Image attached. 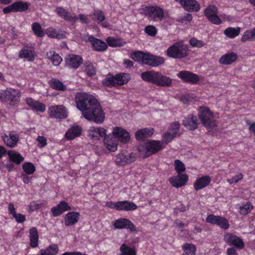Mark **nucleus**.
<instances>
[{
  "mask_svg": "<svg viewBox=\"0 0 255 255\" xmlns=\"http://www.w3.org/2000/svg\"><path fill=\"white\" fill-rule=\"evenodd\" d=\"M204 15L212 23L219 25L222 20L218 15V8L213 4L209 5L204 10Z\"/></svg>",
  "mask_w": 255,
  "mask_h": 255,
  "instance_id": "13",
  "label": "nucleus"
},
{
  "mask_svg": "<svg viewBox=\"0 0 255 255\" xmlns=\"http://www.w3.org/2000/svg\"><path fill=\"white\" fill-rule=\"evenodd\" d=\"M32 30L34 34L38 37L44 36V32L42 29L41 25L38 22H34L32 24Z\"/></svg>",
  "mask_w": 255,
  "mask_h": 255,
  "instance_id": "51",
  "label": "nucleus"
},
{
  "mask_svg": "<svg viewBox=\"0 0 255 255\" xmlns=\"http://www.w3.org/2000/svg\"><path fill=\"white\" fill-rule=\"evenodd\" d=\"M14 11L15 12H23L27 10L29 4L26 1L18 0L13 3Z\"/></svg>",
  "mask_w": 255,
  "mask_h": 255,
  "instance_id": "45",
  "label": "nucleus"
},
{
  "mask_svg": "<svg viewBox=\"0 0 255 255\" xmlns=\"http://www.w3.org/2000/svg\"><path fill=\"white\" fill-rule=\"evenodd\" d=\"M82 132V128L79 126H72L67 130L64 134V137L67 140H72L80 136Z\"/></svg>",
  "mask_w": 255,
  "mask_h": 255,
  "instance_id": "26",
  "label": "nucleus"
},
{
  "mask_svg": "<svg viewBox=\"0 0 255 255\" xmlns=\"http://www.w3.org/2000/svg\"><path fill=\"white\" fill-rule=\"evenodd\" d=\"M106 41L109 46L112 47H121L126 43L122 38L114 36L108 37L106 39Z\"/></svg>",
  "mask_w": 255,
  "mask_h": 255,
  "instance_id": "42",
  "label": "nucleus"
},
{
  "mask_svg": "<svg viewBox=\"0 0 255 255\" xmlns=\"http://www.w3.org/2000/svg\"><path fill=\"white\" fill-rule=\"evenodd\" d=\"M75 102L77 109L83 113L89 108L90 104L96 103V99L91 95L77 92L75 96Z\"/></svg>",
  "mask_w": 255,
  "mask_h": 255,
  "instance_id": "6",
  "label": "nucleus"
},
{
  "mask_svg": "<svg viewBox=\"0 0 255 255\" xmlns=\"http://www.w3.org/2000/svg\"><path fill=\"white\" fill-rule=\"evenodd\" d=\"M49 117L59 119H64L67 117V112L63 105L51 106L49 108Z\"/></svg>",
  "mask_w": 255,
  "mask_h": 255,
  "instance_id": "14",
  "label": "nucleus"
},
{
  "mask_svg": "<svg viewBox=\"0 0 255 255\" xmlns=\"http://www.w3.org/2000/svg\"><path fill=\"white\" fill-rule=\"evenodd\" d=\"M174 168L177 174L182 173L186 170L184 163L179 159H176L174 162Z\"/></svg>",
  "mask_w": 255,
  "mask_h": 255,
  "instance_id": "55",
  "label": "nucleus"
},
{
  "mask_svg": "<svg viewBox=\"0 0 255 255\" xmlns=\"http://www.w3.org/2000/svg\"><path fill=\"white\" fill-rule=\"evenodd\" d=\"M142 147L145 152L143 157L146 158L162 150L164 146L160 140H150L145 142Z\"/></svg>",
  "mask_w": 255,
  "mask_h": 255,
  "instance_id": "9",
  "label": "nucleus"
},
{
  "mask_svg": "<svg viewBox=\"0 0 255 255\" xmlns=\"http://www.w3.org/2000/svg\"><path fill=\"white\" fill-rule=\"evenodd\" d=\"M140 76L144 81L150 82L159 86L168 87L172 84V80L170 78L154 70L143 72L141 73Z\"/></svg>",
  "mask_w": 255,
  "mask_h": 255,
  "instance_id": "1",
  "label": "nucleus"
},
{
  "mask_svg": "<svg viewBox=\"0 0 255 255\" xmlns=\"http://www.w3.org/2000/svg\"><path fill=\"white\" fill-rule=\"evenodd\" d=\"M206 221L208 223L216 225L225 230H228L230 227L229 221L224 217L209 214L206 217Z\"/></svg>",
  "mask_w": 255,
  "mask_h": 255,
  "instance_id": "11",
  "label": "nucleus"
},
{
  "mask_svg": "<svg viewBox=\"0 0 255 255\" xmlns=\"http://www.w3.org/2000/svg\"><path fill=\"white\" fill-rule=\"evenodd\" d=\"M192 15L190 13H186L184 15L179 17L177 21L181 23L187 24L192 20Z\"/></svg>",
  "mask_w": 255,
  "mask_h": 255,
  "instance_id": "57",
  "label": "nucleus"
},
{
  "mask_svg": "<svg viewBox=\"0 0 255 255\" xmlns=\"http://www.w3.org/2000/svg\"><path fill=\"white\" fill-rule=\"evenodd\" d=\"M88 41L91 42L93 49L95 51H104L108 48L106 43L92 35H90L88 37Z\"/></svg>",
  "mask_w": 255,
  "mask_h": 255,
  "instance_id": "27",
  "label": "nucleus"
},
{
  "mask_svg": "<svg viewBox=\"0 0 255 255\" xmlns=\"http://www.w3.org/2000/svg\"><path fill=\"white\" fill-rule=\"evenodd\" d=\"M8 214L11 215L17 223H23L26 220V216L21 213H17L16 209L12 203H10L8 205Z\"/></svg>",
  "mask_w": 255,
  "mask_h": 255,
  "instance_id": "32",
  "label": "nucleus"
},
{
  "mask_svg": "<svg viewBox=\"0 0 255 255\" xmlns=\"http://www.w3.org/2000/svg\"><path fill=\"white\" fill-rule=\"evenodd\" d=\"M22 169L27 175L33 174L36 170L35 166L30 162H26L22 165Z\"/></svg>",
  "mask_w": 255,
  "mask_h": 255,
  "instance_id": "53",
  "label": "nucleus"
},
{
  "mask_svg": "<svg viewBox=\"0 0 255 255\" xmlns=\"http://www.w3.org/2000/svg\"><path fill=\"white\" fill-rule=\"evenodd\" d=\"M12 92L8 90H0V102L3 103H8L10 105H14L20 101V93L13 89Z\"/></svg>",
  "mask_w": 255,
  "mask_h": 255,
  "instance_id": "7",
  "label": "nucleus"
},
{
  "mask_svg": "<svg viewBox=\"0 0 255 255\" xmlns=\"http://www.w3.org/2000/svg\"><path fill=\"white\" fill-rule=\"evenodd\" d=\"M180 127V124L179 122L175 121L171 124L170 128L162 135V141H161L162 142V145L163 143L167 144L172 141L176 136Z\"/></svg>",
  "mask_w": 255,
  "mask_h": 255,
  "instance_id": "10",
  "label": "nucleus"
},
{
  "mask_svg": "<svg viewBox=\"0 0 255 255\" xmlns=\"http://www.w3.org/2000/svg\"><path fill=\"white\" fill-rule=\"evenodd\" d=\"M36 140L38 142V146L40 148L45 146L47 144V139L43 136L38 135Z\"/></svg>",
  "mask_w": 255,
  "mask_h": 255,
  "instance_id": "63",
  "label": "nucleus"
},
{
  "mask_svg": "<svg viewBox=\"0 0 255 255\" xmlns=\"http://www.w3.org/2000/svg\"><path fill=\"white\" fill-rule=\"evenodd\" d=\"M82 115L87 120L98 124L103 123L105 120V113L97 99L96 103L90 104L89 108L82 113Z\"/></svg>",
  "mask_w": 255,
  "mask_h": 255,
  "instance_id": "3",
  "label": "nucleus"
},
{
  "mask_svg": "<svg viewBox=\"0 0 255 255\" xmlns=\"http://www.w3.org/2000/svg\"><path fill=\"white\" fill-rule=\"evenodd\" d=\"M50 87L53 89L64 91L66 90L67 87L59 79L53 78L49 82Z\"/></svg>",
  "mask_w": 255,
  "mask_h": 255,
  "instance_id": "43",
  "label": "nucleus"
},
{
  "mask_svg": "<svg viewBox=\"0 0 255 255\" xmlns=\"http://www.w3.org/2000/svg\"><path fill=\"white\" fill-rule=\"evenodd\" d=\"M198 117L207 129H213L217 127V118L214 112L208 107L200 106L198 109Z\"/></svg>",
  "mask_w": 255,
  "mask_h": 255,
  "instance_id": "2",
  "label": "nucleus"
},
{
  "mask_svg": "<svg viewBox=\"0 0 255 255\" xmlns=\"http://www.w3.org/2000/svg\"><path fill=\"white\" fill-rule=\"evenodd\" d=\"M54 11L59 17L66 21H75L78 19V17L76 15L71 14L70 12L63 7L58 6L55 8Z\"/></svg>",
  "mask_w": 255,
  "mask_h": 255,
  "instance_id": "25",
  "label": "nucleus"
},
{
  "mask_svg": "<svg viewBox=\"0 0 255 255\" xmlns=\"http://www.w3.org/2000/svg\"><path fill=\"white\" fill-rule=\"evenodd\" d=\"M143 64L155 67L162 64L165 60L163 57L151 54L146 52Z\"/></svg>",
  "mask_w": 255,
  "mask_h": 255,
  "instance_id": "18",
  "label": "nucleus"
},
{
  "mask_svg": "<svg viewBox=\"0 0 255 255\" xmlns=\"http://www.w3.org/2000/svg\"><path fill=\"white\" fill-rule=\"evenodd\" d=\"M37 56L34 48L31 46H24L19 52V58L26 59L27 61L33 62Z\"/></svg>",
  "mask_w": 255,
  "mask_h": 255,
  "instance_id": "17",
  "label": "nucleus"
},
{
  "mask_svg": "<svg viewBox=\"0 0 255 255\" xmlns=\"http://www.w3.org/2000/svg\"><path fill=\"white\" fill-rule=\"evenodd\" d=\"M66 65L70 68L77 69L83 62L81 56L71 54L65 57Z\"/></svg>",
  "mask_w": 255,
  "mask_h": 255,
  "instance_id": "24",
  "label": "nucleus"
},
{
  "mask_svg": "<svg viewBox=\"0 0 255 255\" xmlns=\"http://www.w3.org/2000/svg\"><path fill=\"white\" fill-rule=\"evenodd\" d=\"M183 253L181 255H196V246L192 243H184L182 246Z\"/></svg>",
  "mask_w": 255,
  "mask_h": 255,
  "instance_id": "41",
  "label": "nucleus"
},
{
  "mask_svg": "<svg viewBox=\"0 0 255 255\" xmlns=\"http://www.w3.org/2000/svg\"><path fill=\"white\" fill-rule=\"evenodd\" d=\"M7 154L8 156V160L17 165L20 164L24 160V157L21 154L14 150H8Z\"/></svg>",
  "mask_w": 255,
  "mask_h": 255,
  "instance_id": "38",
  "label": "nucleus"
},
{
  "mask_svg": "<svg viewBox=\"0 0 255 255\" xmlns=\"http://www.w3.org/2000/svg\"><path fill=\"white\" fill-rule=\"evenodd\" d=\"M137 158L136 153H128L127 150H122L118 153L116 158L115 162L117 165L125 166L134 162Z\"/></svg>",
  "mask_w": 255,
  "mask_h": 255,
  "instance_id": "8",
  "label": "nucleus"
},
{
  "mask_svg": "<svg viewBox=\"0 0 255 255\" xmlns=\"http://www.w3.org/2000/svg\"><path fill=\"white\" fill-rule=\"evenodd\" d=\"M29 246L32 248H36L38 247L39 236L37 229L33 227L29 229Z\"/></svg>",
  "mask_w": 255,
  "mask_h": 255,
  "instance_id": "35",
  "label": "nucleus"
},
{
  "mask_svg": "<svg viewBox=\"0 0 255 255\" xmlns=\"http://www.w3.org/2000/svg\"><path fill=\"white\" fill-rule=\"evenodd\" d=\"M43 206V203H39L38 201H31L29 204L28 211L29 213H32L35 211L41 209Z\"/></svg>",
  "mask_w": 255,
  "mask_h": 255,
  "instance_id": "56",
  "label": "nucleus"
},
{
  "mask_svg": "<svg viewBox=\"0 0 255 255\" xmlns=\"http://www.w3.org/2000/svg\"><path fill=\"white\" fill-rule=\"evenodd\" d=\"M46 34L48 37L51 38H57L58 35L56 29L54 27L47 28L46 30Z\"/></svg>",
  "mask_w": 255,
  "mask_h": 255,
  "instance_id": "62",
  "label": "nucleus"
},
{
  "mask_svg": "<svg viewBox=\"0 0 255 255\" xmlns=\"http://www.w3.org/2000/svg\"><path fill=\"white\" fill-rule=\"evenodd\" d=\"M143 14L150 21L159 22L164 17V12L162 8L156 5L145 6L142 9Z\"/></svg>",
  "mask_w": 255,
  "mask_h": 255,
  "instance_id": "5",
  "label": "nucleus"
},
{
  "mask_svg": "<svg viewBox=\"0 0 255 255\" xmlns=\"http://www.w3.org/2000/svg\"><path fill=\"white\" fill-rule=\"evenodd\" d=\"M243 178V174L242 173H238L235 176L230 179H228L227 181L230 184L237 183Z\"/></svg>",
  "mask_w": 255,
  "mask_h": 255,
  "instance_id": "61",
  "label": "nucleus"
},
{
  "mask_svg": "<svg viewBox=\"0 0 255 255\" xmlns=\"http://www.w3.org/2000/svg\"><path fill=\"white\" fill-rule=\"evenodd\" d=\"M199 124L197 116L192 114L187 115L182 121L183 126L190 130L196 129Z\"/></svg>",
  "mask_w": 255,
  "mask_h": 255,
  "instance_id": "21",
  "label": "nucleus"
},
{
  "mask_svg": "<svg viewBox=\"0 0 255 255\" xmlns=\"http://www.w3.org/2000/svg\"><path fill=\"white\" fill-rule=\"evenodd\" d=\"M113 134L118 141L128 143L130 139L129 133L122 127H116L113 128Z\"/></svg>",
  "mask_w": 255,
  "mask_h": 255,
  "instance_id": "16",
  "label": "nucleus"
},
{
  "mask_svg": "<svg viewBox=\"0 0 255 255\" xmlns=\"http://www.w3.org/2000/svg\"><path fill=\"white\" fill-rule=\"evenodd\" d=\"M189 180L188 175L185 173L177 174L168 179V181L172 186L179 188L184 186Z\"/></svg>",
  "mask_w": 255,
  "mask_h": 255,
  "instance_id": "19",
  "label": "nucleus"
},
{
  "mask_svg": "<svg viewBox=\"0 0 255 255\" xmlns=\"http://www.w3.org/2000/svg\"><path fill=\"white\" fill-rule=\"evenodd\" d=\"M189 48L187 45L176 42L169 46L166 50V55L170 58L182 59L188 55Z\"/></svg>",
  "mask_w": 255,
  "mask_h": 255,
  "instance_id": "4",
  "label": "nucleus"
},
{
  "mask_svg": "<svg viewBox=\"0 0 255 255\" xmlns=\"http://www.w3.org/2000/svg\"><path fill=\"white\" fill-rule=\"evenodd\" d=\"M26 104L32 110L36 112H44L46 110L45 105L34 100L32 98L28 97L25 100Z\"/></svg>",
  "mask_w": 255,
  "mask_h": 255,
  "instance_id": "29",
  "label": "nucleus"
},
{
  "mask_svg": "<svg viewBox=\"0 0 255 255\" xmlns=\"http://www.w3.org/2000/svg\"><path fill=\"white\" fill-rule=\"evenodd\" d=\"M119 255H136L137 252L134 247H130L126 244L121 245L120 248Z\"/></svg>",
  "mask_w": 255,
  "mask_h": 255,
  "instance_id": "44",
  "label": "nucleus"
},
{
  "mask_svg": "<svg viewBox=\"0 0 255 255\" xmlns=\"http://www.w3.org/2000/svg\"><path fill=\"white\" fill-rule=\"evenodd\" d=\"M153 128H143L137 130L135 133V137L137 140H143L144 138L151 137L154 133Z\"/></svg>",
  "mask_w": 255,
  "mask_h": 255,
  "instance_id": "34",
  "label": "nucleus"
},
{
  "mask_svg": "<svg viewBox=\"0 0 255 255\" xmlns=\"http://www.w3.org/2000/svg\"><path fill=\"white\" fill-rule=\"evenodd\" d=\"M183 82L192 84H196L199 81L200 78L198 75L188 71H181L177 75Z\"/></svg>",
  "mask_w": 255,
  "mask_h": 255,
  "instance_id": "20",
  "label": "nucleus"
},
{
  "mask_svg": "<svg viewBox=\"0 0 255 255\" xmlns=\"http://www.w3.org/2000/svg\"><path fill=\"white\" fill-rule=\"evenodd\" d=\"M46 57L50 60L55 66H59L62 61V57L54 51H50L47 52Z\"/></svg>",
  "mask_w": 255,
  "mask_h": 255,
  "instance_id": "39",
  "label": "nucleus"
},
{
  "mask_svg": "<svg viewBox=\"0 0 255 255\" xmlns=\"http://www.w3.org/2000/svg\"><path fill=\"white\" fill-rule=\"evenodd\" d=\"M102 84L104 86L108 87H115V82L114 80V75L111 73H109L106 78L102 81Z\"/></svg>",
  "mask_w": 255,
  "mask_h": 255,
  "instance_id": "54",
  "label": "nucleus"
},
{
  "mask_svg": "<svg viewBox=\"0 0 255 255\" xmlns=\"http://www.w3.org/2000/svg\"><path fill=\"white\" fill-rule=\"evenodd\" d=\"M113 226L117 229H127L131 232L136 231V228L133 223L129 219L121 218L115 221Z\"/></svg>",
  "mask_w": 255,
  "mask_h": 255,
  "instance_id": "15",
  "label": "nucleus"
},
{
  "mask_svg": "<svg viewBox=\"0 0 255 255\" xmlns=\"http://www.w3.org/2000/svg\"><path fill=\"white\" fill-rule=\"evenodd\" d=\"M241 28L239 27L237 28L230 27L224 30V34L229 38H234L238 36L240 33Z\"/></svg>",
  "mask_w": 255,
  "mask_h": 255,
  "instance_id": "46",
  "label": "nucleus"
},
{
  "mask_svg": "<svg viewBox=\"0 0 255 255\" xmlns=\"http://www.w3.org/2000/svg\"><path fill=\"white\" fill-rule=\"evenodd\" d=\"M106 130L103 128L92 127L89 130V136L93 140H98L100 137H105Z\"/></svg>",
  "mask_w": 255,
  "mask_h": 255,
  "instance_id": "33",
  "label": "nucleus"
},
{
  "mask_svg": "<svg viewBox=\"0 0 255 255\" xmlns=\"http://www.w3.org/2000/svg\"><path fill=\"white\" fill-rule=\"evenodd\" d=\"M189 43L193 47L197 48H201L206 45V43L204 41L198 40L195 37L190 39Z\"/></svg>",
  "mask_w": 255,
  "mask_h": 255,
  "instance_id": "58",
  "label": "nucleus"
},
{
  "mask_svg": "<svg viewBox=\"0 0 255 255\" xmlns=\"http://www.w3.org/2000/svg\"><path fill=\"white\" fill-rule=\"evenodd\" d=\"M71 209V207L69 205L67 202L62 201L56 206L53 207L51 209V212L54 217H57L61 215L64 212Z\"/></svg>",
  "mask_w": 255,
  "mask_h": 255,
  "instance_id": "23",
  "label": "nucleus"
},
{
  "mask_svg": "<svg viewBox=\"0 0 255 255\" xmlns=\"http://www.w3.org/2000/svg\"><path fill=\"white\" fill-rule=\"evenodd\" d=\"M237 58V54L233 52H231L223 55L219 59V61L222 64L229 65L236 61Z\"/></svg>",
  "mask_w": 255,
  "mask_h": 255,
  "instance_id": "37",
  "label": "nucleus"
},
{
  "mask_svg": "<svg viewBox=\"0 0 255 255\" xmlns=\"http://www.w3.org/2000/svg\"><path fill=\"white\" fill-rule=\"evenodd\" d=\"M255 37L254 32H253L252 30H247L244 32V35L242 37L241 41L242 42H245L248 40H252V39Z\"/></svg>",
  "mask_w": 255,
  "mask_h": 255,
  "instance_id": "59",
  "label": "nucleus"
},
{
  "mask_svg": "<svg viewBox=\"0 0 255 255\" xmlns=\"http://www.w3.org/2000/svg\"><path fill=\"white\" fill-rule=\"evenodd\" d=\"M146 54V52L145 53L141 51H134L131 53L130 57L134 61L141 62L143 64Z\"/></svg>",
  "mask_w": 255,
  "mask_h": 255,
  "instance_id": "49",
  "label": "nucleus"
},
{
  "mask_svg": "<svg viewBox=\"0 0 255 255\" xmlns=\"http://www.w3.org/2000/svg\"><path fill=\"white\" fill-rule=\"evenodd\" d=\"M80 214L77 212H69L64 216V223L66 226H71L76 224L79 221Z\"/></svg>",
  "mask_w": 255,
  "mask_h": 255,
  "instance_id": "30",
  "label": "nucleus"
},
{
  "mask_svg": "<svg viewBox=\"0 0 255 255\" xmlns=\"http://www.w3.org/2000/svg\"><path fill=\"white\" fill-rule=\"evenodd\" d=\"M85 72L88 76L93 77L96 74V68L92 63L87 62L85 64Z\"/></svg>",
  "mask_w": 255,
  "mask_h": 255,
  "instance_id": "50",
  "label": "nucleus"
},
{
  "mask_svg": "<svg viewBox=\"0 0 255 255\" xmlns=\"http://www.w3.org/2000/svg\"><path fill=\"white\" fill-rule=\"evenodd\" d=\"M19 140V135L18 134H14L10 132L8 135L4 134L3 136V140L4 144L10 148L17 146Z\"/></svg>",
  "mask_w": 255,
  "mask_h": 255,
  "instance_id": "31",
  "label": "nucleus"
},
{
  "mask_svg": "<svg viewBox=\"0 0 255 255\" xmlns=\"http://www.w3.org/2000/svg\"><path fill=\"white\" fill-rule=\"evenodd\" d=\"M117 77L118 78L119 86H123L127 84L131 78L130 74L126 73H120L117 74Z\"/></svg>",
  "mask_w": 255,
  "mask_h": 255,
  "instance_id": "48",
  "label": "nucleus"
},
{
  "mask_svg": "<svg viewBox=\"0 0 255 255\" xmlns=\"http://www.w3.org/2000/svg\"><path fill=\"white\" fill-rule=\"evenodd\" d=\"M137 206L132 202L126 201V211H134L137 209Z\"/></svg>",
  "mask_w": 255,
  "mask_h": 255,
  "instance_id": "64",
  "label": "nucleus"
},
{
  "mask_svg": "<svg viewBox=\"0 0 255 255\" xmlns=\"http://www.w3.org/2000/svg\"><path fill=\"white\" fill-rule=\"evenodd\" d=\"M144 32L149 36H154L157 33V29L155 26L149 25L145 27Z\"/></svg>",
  "mask_w": 255,
  "mask_h": 255,
  "instance_id": "60",
  "label": "nucleus"
},
{
  "mask_svg": "<svg viewBox=\"0 0 255 255\" xmlns=\"http://www.w3.org/2000/svg\"><path fill=\"white\" fill-rule=\"evenodd\" d=\"M104 143L106 147L110 151L114 152L117 150L118 141L114 137L105 135Z\"/></svg>",
  "mask_w": 255,
  "mask_h": 255,
  "instance_id": "36",
  "label": "nucleus"
},
{
  "mask_svg": "<svg viewBox=\"0 0 255 255\" xmlns=\"http://www.w3.org/2000/svg\"><path fill=\"white\" fill-rule=\"evenodd\" d=\"M224 240L229 246H234L238 249H243L245 246L243 239L233 233L229 232L225 233Z\"/></svg>",
  "mask_w": 255,
  "mask_h": 255,
  "instance_id": "12",
  "label": "nucleus"
},
{
  "mask_svg": "<svg viewBox=\"0 0 255 255\" xmlns=\"http://www.w3.org/2000/svg\"><path fill=\"white\" fill-rule=\"evenodd\" d=\"M211 182V178L210 176L204 175L196 179L193 187L196 191H198L208 186Z\"/></svg>",
  "mask_w": 255,
  "mask_h": 255,
  "instance_id": "28",
  "label": "nucleus"
},
{
  "mask_svg": "<svg viewBox=\"0 0 255 255\" xmlns=\"http://www.w3.org/2000/svg\"><path fill=\"white\" fill-rule=\"evenodd\" d=\"M93 16V19L96 21L98 23H101L106 19V17L103 11L99 9L94 10Z\"/></svg>",
  "mask_w": 255,
  "mask_h": 255,
  "instance_id": "52",
  "label": "nucleus"
},
{
  "mask_svg": "<svg viewBox=\"0 0 255 255\" xmlns=\"http://www.w3.org/2000/svg\"><path fill=\"white\" fill-rule=\"evenodd\" d=\"M188 11H198L200 9L199 4L196 0H175Z\"/></svg>",
  "mask_w": 255,
  "mask_h": 255,
  "instance_id": "22",
  "label": "nucleus"
},
{
  "mask_svg": "<svg viewBox=\"0 0 255 255\" xmlns=\"http://www.w3.org/2000/svg\"><path fill=\"white\" fill-rule=\"evenodd\" d=\"M253 208L254 207L252 204L250 202H247L242 203V205L240 206L238 210L240 214L247 215L252 211Z\"/></svg>",
  "mask_w": 255,
  "mask_h": 255,
  "instance_id": "47",
  "label": "nucleus"
},
{
  "mask_svg": "<svg viewBox=\"0 0 255 255\" xmlns=\"http://www.w3.org/2000/svg\"><path fill=\"white\" fill-rule=\"evenodd\" d=\"M59 251V248L57 244H53L45 249L39 251V255H56Z\"/></svg>",
  "mask_w": 255,
  "mask_h": 255,
  "instance_id": "40",
  "label": "nucleus"
}]
</instances>
